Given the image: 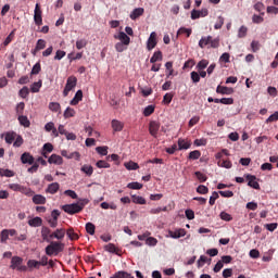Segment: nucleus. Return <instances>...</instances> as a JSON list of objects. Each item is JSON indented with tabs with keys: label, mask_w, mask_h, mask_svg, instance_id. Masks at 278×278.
Wrapping results in <instances>:
<instances>
[{
	"label": "nucleus",
	"mask_w": 278,
	"mask_h": 278,
	"mask_svg": "<svg viewBox=\"0 0 278 278\" xmlns=\"http://www.w3.org/2000/svg\"><path fill=\"white\" fill-rule=\"evenodd\" d=\"M216 92L217 94H233V88L219 85L216 88Z\"/></svg>",
	"instance_id": "2eb2a0df"
},
{
	"label": "nucleus",
	"mask_w": 278,
	"mask_h": 278,
	"mask_svg": "<svg viewBox=\"0 0 278 278\" xmlns=\"http://www.w3.org/2000/svg\"><path fill=\"white\" fill-rule=\"evenodd\" d=\"M149 131L153 138H157V132L160 131V124L156 121H151L149 124Z\"/></svg>",
	"instance_id": "1a4fd4ad"
},
{
	"label": "nucleus",
	"mask_w": 278,
	"mask_h": 278,
	"mask_svg": "<svg viewBox=\"0 0 278 278\" xmlns=\"http://www.w3.org/2000/svg\"><path fill=\"white\" fill-rule=\"evenodd\" d=\"M187 231L184 228H179L175 230V239L177 240L178 238H184L186 236Z\"/></svg>",
	"instance_id": "6e6d98bb"
},
{
	"label": "nucleus",
	"mask_w": 278,
	"mask_h": 278,
	"mask_svg": "<svg viewBox=\"0 0 278 278\" xmlns=\"http://www.w3.org/2000/svg\"><path fill=\"white\" fill-rule=\"evenodd\" d=\"M17 121L22 127H30L31 122H29V118L25 115H18Z\"/></svg>",
	"instance_id": "393cba45"
},
{
	"label": "nucleus",
	"mask_w": 278,
	"mask_h": 278,
	"mask_svg": "<svg viewBox=\"0 0 278 278\" xmlns=\"http://www.w3.org/2000/svg\"><path fill=\"white\" fill-rule=\"evenodd\" d=\"M113 131H123V128L125 127V124L118 119H113L111 122Z\"/></svg>",
	"instance_id": "4be33fe9"
},
{
	"label": "nucleus",
	"mask_w": 278,
	"mask_h": 278,
	"mask_svg": "<svg viewBox=\"0 0 278 278\" xmlns=\"http://www.w3.org/2000/svg\"><path fill=\"white\" fill-rule=\"evenodd\" d=\"M88 45V41L86 39H79L76 41V49L81 50L84 47Z\"/></svg>",
	"instance_id": "bf43d9fd"
},
{
	"label": "nucleus",
	"mask_w": 278,
	"mask_h": 278,
	"mask_svg": "<svg viewBox=\"0 0 278 278\" xmlns=\"http://www.w3.org/2000/svg\"><path fill=\"white\" fill-rule=\"evenodd\" d=\"M218 197H219L218 192L214 191L208 200L210 205H214L216 203V200L218 199Z\"/></svg>",
	"instance_id": "0e129e2a"
},
{
	"label": "nucleus",
	"mask_w": 278,
	"mask_h": 278,
	"mask_svg": "<svg viewBox=\"0 0 278 278\" xmlns=\"http://www.w3.org/2000/svg\"><path fill=\"white\" fill-rule=\"evenodd\" d=\"M217 166H220L222 168H231L232 164L231 161L226 160V159H217Z\"/></svg>",
	"instance_id": "bb28decb"
},
{
	"label": "nucleus",
	"mask_w": 278,
	"mask_h": 278,
	"mask_svg": "<svg viewBox=\"0 0 278 278\" xmlns=\"http://www.w3.org/2000/svg\"><path fill=\"white\" fill-rule=\"evenodd\" d=\"M61 155L63 157H66L67 160H77L79 161V157H81V155L79 154V152H68L66 150H62L61 151Z\"/></svg>",
	"instance_id": "ddd939ff"
},
{
	"label": "nucleus",
	"mask_w": 278,
	"mask_h": 278,
	"mask_svg": "<svg viewBox=\"0 0 278 278\" xmlns=\"http://www.w3.org/2000/svg\"><path fill=\"white\" fill-rule=\"evenodd\" d=\"M192 147V142L188 139H178V151H188Z\"/></svg>",
	"instance_id": "9b49d317"
},
{
	"label": "nucleus",
	"mask_w": 278,
	"mask_h": 278,
	"mask_svg": "<svg viewBox=\"0 0 278 278\" xmlns=\"http://www.w3.org/2000/svg\"><path fill=\"white\" fill-rule=\"evenodd\" d=\"M65 56H66V51L58 50L55 55H54V60H62Z\"/></svg>",
	"instance_id": "69168bd1"
},
{
	"label": "nucleus",
	"mask_w": 278,
	"mask_h": 278,
	"mask_svg": "<svg viewBox=\"0 0 278 278\" xmlns=\"http://www.w3.org/2000/svg\"><path fill=\"white\" fill-rule=\"evenodd\" d=\"M153 112H155V106L152 104L148 105L143 110V116H151V114H153Z\"/></svg>",
	"instance_id": "ea45409f"
},
{
	"label": "nucleus",
	"mask_w": 278,
	"mask_h": 278,
	"mask_svg": "<svg viewBox=\"0 0 278 278\" xmlns=\"http://www.w3.org/2000/svg\"><path fill=\"white\" fill-rule=\"evenodd\" d=\"M170 101H173V93H166L164 97H163V105H169Z\"/></svg>",
	"instance_id": "864d4df0"
},
{
	"label": "nucleus",
	"mask_w": 278,
	"mask_h": 278,
	"mask_svg": "<svg viewBox=\"0 0 278 278\" xmlns=\"http://www.w3.org/2000/svg\"><path fill=\"white\" fill-rule=\"evenodd\" d=\"M4 136V140L7 142V144H12V142H14V140H16V131L12 130V131H7L4 132V135H2L1 137Z\"/></svg>",
	"instance_id": "4468645a"
},
{
	"label": "nucleus",
	"mask_w": 278,
	"mask_h": 278,
	"mask_svg": "<svg viewBox=\"0 0 278 278\" xmlns=\"http://www.w3.org/2000/svg\"><path fill=\"white\" fill-rule=\"evenodd\" d=\"M20 97H22V99H27V97H29V88L23 87L20 90Z\"/></svg>",
	"instance_id": "680f3d73"
},
{
	"label": "nucleus",
	"mask_w": 278,
	"mask_h": 278,
	"mask_svg": "<svg viewBox=\"0 0 278 278\" xmlns=\"http://www.w3.org/2000/svg\"><path fill=\"white\" fill-rule=\"evenodd\" d=\"M41 238L43 242H51L53 240V232L47 226L41 227Z\"/></svg>",
	"instance_id": "0eeeda50"
},
{
	"label": "nucleus",
	"mask_w": 278,
	"mask_h": 278,
	"mask_svg": "<svg viewBox=\"0 0 278 278\" xmlns=\"http://www.w3.org/2000/svg\"><path fill=\"white\" fill-rule=\"evenodd\" d=\"M144 14V9L142 8H137L130 13V18L131 21H136V18H140Z\"/></svg>",
	"instance_id": "5701e85b"
},
{
	"label": "nucleus",
	"mask_w": 278,
	"mask_h": 278,
	"mask_svg": "<svg viewBox=\"0 0 278 278\" xmlns=\"http://www.w3.org/2000/svg\"><path fill=\"white\" fill-rule=\"evenodd\" d=\"M49 164H56V166H61V164L64 163V160L62 159V156L58 155V154H52L49 159H48Z\"/></svg>",
	"instance_id": "dca6fc26"
},
{
	"label": "nucleus",
	"mask_w": 278,
	"mask_h": 278,
	"mask_svg": "<svg viewBox=\"0 0 278 278\" xmlns=\"http://www.w3.org/2000/svg\"><path fill=\"white\" fill-rule=\"evenodd\" d=\"M33 203H35V205H45V203H47V198L42 194H35L33 197Z\"/></svg>",
	"instance_id": "6ab92c4d"
},
{
	"label": "nucleus",
	"mask_w": 278,
	"mask_h": 278,
	"mask_svg": "<svg viewBox=\"0 0 278 278\" xmlns=\"http://www.w3.org/2000/svg\"><path fill=\"white\" fill-rule=\"evenodd\" d=\"M223 25H225V17L218 16L217 22L214 25V29H222Z\"/></svg>",
	"instance_id": "37998d69"
},
{
	"label": "nucleus",
	"mask_w": 278,
	"mask_h": 278,
	"mask_svg": "<svg viewBox=\"0 0 278 278\" xmlns=\"http://www.w3.org/2000/svg\"><path fill=\"white\" fill-rule=\"evenodd\" d=\"M97 167L98 168H110V163L103 161V160H100L96 163Z\"/></svg>",
	"instance_id": "e2e57ef3"
},
{
	"label": "nucleus",
	"mask_w": 278,
	"mask_h": 278,
	"mask_svg": "<svg viewBox=\"0 0 278 278\" xmlns=\"http://www.w3.org/2000/svg\"><path fill=\"white\" fill-rule=\"evenodd\" d=\"M184 34H186L187 38H190V36L192 35V29L186 27L179 28L177 31V36H184Z\"/></svg>",
	"instance_id": "c756f323"
},
{
	"label": "nucleus",
	"mask_w": 278,
	"mask_h": 278,
	"mask_svg": "<svg viewBox=\"0 0 278 278\" xmlns=\"http://www.w3.org/2000/svg\"><path fill=\"white\" fill-rule=\"evenodd\" d=\"M77 86V77L70 76L66 80L65 88L63 90V97H66L71 90L75 89Z\"/></svg>",
	"instance_id": "20e7f679"
},
{
	"label": "nucleus",
	"mask_w": 278,
	"mask_h": 278,
	"mask_svg": "<svg viewBox=\"0 0 278 278\" xmlns=\"http://www.w3.org/2000/svg\"><path fill=\"white\" fill-rule=\"evenodd\" d=\"M80 170L81 173H85L87 177H92V174L94 173V168L92 167V165H88V164L83 165Z\"/></svg>",
	"instance_id": "b1692460"
},
{
	"label": "nucleus",
	"mask_w": 278,
	"mask_h": 278,
	"mask_svg": "<svg viewBox=\"0 0 278 278\" xmlns=\"http://www.w3.org/2000/svg\"><path fill=\"white\" fill-rule=\"evenodd\" d=\"M64 251V243L58 241H51L48 247H46V255L49 257L53 255H60Z\"/></svg>",
	"instance_id": "f03ea898"
},
{
	"label": "nucleus",
	"mask_w": 278,
	"mask_h": 278,
	"mask_svg": "<svg viewBox=\"0 0 278 278\" xmlns=\"http://www.w3.org/2000/svg\"><path fill=\"white\" fill-rule=\"evenodd\" d=\"M66 235L70 240H79V235H77V232H75V229L73 228L67 229Z\"/></svg>",
	"instance_id": "2f4dec72"
},
{
	"label": "nucleus",
	"mask_w": 278,
	"mask_h": 278,
	"mask_svg": "<svg viewBox=\"0 0 278 278\" xmlns=\"http://www.w3.org/2000/svg\"><path fill=\"white\" fill-rule=\"evenodd\" d=\"M84 99V91L78 90L75 97L71 100L70 105H78L79 101Z\"/></svg>",
	"instance_id": "a211bd4d"
},
{
	"label": "nucleus",
	"mask_w": 278,
	"mask_h": 278,
	"mask_svg": "<svg viewBox=\"0 0 278 278\" xmlns=\"http://www.w3.org/2000/svg\"><path fill=\"white\" fill-rule=\"evenodd\" d=\"M47 47V41L45 39L37 40L36 51H42Z\"/></svg>",
	"instance_id": "79ce46f5"
},
{
	"label": "nucleus",
	"mask_w": 278,
	"mask_h": 278,
	"mask_svg": "<svg viewBox=\"0 0 278 278\" xmlns=\"http://www.w3.org/2000/svg\"><path fill=\"white\" fill-rule=\"evenodd\" d=\"M29 227H42V218L41 217H34L28 220Z\"/></svg>",
	"instance_id": "a878e982"
},
{
	"label": "nucleus",
	"mask_w": 278,
	"mask_h": 278,
	"mask_svg": "<svg viewBox=\"0 0 278 278\" xmlns=\"http://www.w3.org/2000/svg\"><path fill=\"white\" fill-rule=\"evenodd\" d=\"M9 188H10V190H13L14 192H23V190H27L25 187H23L18 184H10Z\"/></svg>",
	"instance_id": "72a5a7b5"
},
{
	"label": "nucleus",
	"mask_w": 278,
	"mask_h": 278,
	"mask_svg": "<svg viewBox=\"0 0 278 278\" xmlns=\"http://www.w3.org/2000/svg\"><path fill=\"white\" fill-rule=\"evenodd\" d=\"M96 151L100 155H108V147H97Z\"/></svg>",
	"instance_id": "774afa93"
},
{
	"label": "nucleus",
	"mask_w": 278,
	"mask_h": 278,
	"mask_svg": "<svg viewBox=\"0 0 278 278\" xmlns=\"http://www.w3.org/2000/svg\"><path fill=\"white\" fill-rule=\"evenodd\" d=\"M97 230V227L92 223L86 224V231L89 233V236H94V231Z\"/></svg>",
	"instance_id": "e433bc0d"
},
{
	"label": "nucleus",
	"mask_w": 278,
	"mask_h": 278,
	"mask_svg": "<svg viewBox=\"0 0 278 278\" xmlns=\"http://www.w3.org/2000/svg\"><path fill=\"white\" fill-rule=\"evenodd\" d=\"M278 121V111L271 114L267 119L266 123H276Z\"/></svg>",
	"instance_id": "338daca9"
},
{
	"label": "nucleus",
	"mask_w": 278,
	"mask_h": 278,
	"mask_svg": "<svg viewBox=\"0 0 278 278\" xmlns=\"http://www.w3.org/2000/svg\"><path fill=\"white\" fill-rule=\"evenodd\" d=\"M201 157V151L194 150L189 153L188 160H199Z\"/></svg>",
	"instance_id": "a18cd8bd"
},
{
	"label": "nucleus",
	"mask_w": 278,
	"mask_h": 278,
	"mask_svg": "<svg viewBox=\"0 0 278 278\" xmlns=\"http://www.w3.org/2000/svg\"><path fill=\"white\" fill-rule=\"evenodd\" d=\"M207 64H210V62L207 60H201L198 63L197 68L200 71H203L204 68H207Z\"/></svg>",
	"instance_id": "13d9d810"
},
{
	"label": "nucleus",
	"mask_w": 278,
	"mask_h": 278,
	"mask_svg": "<svg viewBox=\"0 0 278 278\" xmlns=\"http://www.w3.org/2000/svg\"><path fill=\"white\" fill-rule=\"evenodd\" d=\"M10 238V232H8V229H3L0 235V242L2 244H5L8 242V239Z\"/></svg>",
	"instance_id": "f704fd0d"
},
{
	"label": "nucleus",
	"mask_w": 278,
	"mask_h": 278,
	"mask_svg": "<svg viewBox=\"0 0 278 278\" xmlns=\"http://www.w3.org/2000/svg\"><path fill=\"white\" fill-rule=\"evenodd\" d=\"M22 164H34V156L29 152H24L21 156Z\"/></svg>",
	"instance_id": "f3484780"
},
{
	"label": "nucleus",
	"mask_w": 278,
	"mask_h": 278,
	"mask_svg": "<svg viewBox=\"0 0 278 278\" xmlns=\"http://www.w3.org/2000/svg\"><path fill=\"white\" fill-rule=\"evenodd\" d=\"M42 71V67L40 66V62L36 63L31 68V75H38Z\"/></svg>",
	"instance_id": "052dcab7"
},
{
	"label": "nucleus",
	"mask_w": 278,
	"mask_h": 278,
	"mask_svg": "<svg viewBox=\"0 0 278 278\" xmlns=\"http://www.w3.org/2000/svg\"><path fill=\"white\" fill-rule=\"evenodd\" d=\"M58 190H60V184L59 182H52L48 186L46 189V192L48 194H56Z\"/></svg>",
	"instance_id": "aec40b11"
},
{
	"label": "nucleus",
	"mask_w": 278,
	"mask_h": 278,
	"mask_svg": "<svg viewBox=\"0 0 278 278\" xmlns=\"http://www.w3.org/2000/svg\"><path fill=\"white\" fill-rule=\"evenodd\" d=\"M207 264V256L201 255L200 258L198 260V268H203Z\"/></svg>",
	"instance_id": "603ef678"
},
{
	"label": "nucleus",
	"mask_w": 278,
	"mask_h": 278,
	"mask_svg": "<svg viewBox=\"0 0 278 278\" xmlns=\"http://www.w3.org/2000/svg\"><path fill=\"white\" fill-rule=\"evenodd\" d=\"M162 60V51H156L153 53L152 58L150 59L151 64H155V62H161Z\"/></svg>",
	"instance_id": "7c9ffc66"
},
{
	"label": "nucleus",
	"mask_w": 278,
	"mask_h": 278,
	"mask_svg": "<svg viewBox=\"0 0 278 278\" xmlns=\"http://www.w3.org/2000/svg\"><path fill=\"white\" fill-rule=\"evenodd\" d=\"M127 47H129L127 43H123L119 41L115 45V50L117 51V53H123V51H126Z\"/></svg>",
	"instance_id": "4c0bfd02"
},
{
	"label": "nucleus",
	"mask_w": 278,
	"mask_h": 278,
	"mask_svg": "<svg viewBox=\"0 0 278 278\" xmlns=\"http://www.w3.org/2000/svg\"><path fill=\"white\" fill-rule=\"evenodd\" d=\"M127 188H129L130 190H142V184H140V182H129L127 185Z\"/></svg>",
	"instance_id": "de8ad7c7"
},
{
	"label": "nucleus",
	"mask_w": 278,
	"mask_h": 278,
	"mask_svg": "<svg viewBox=\"0 0 278 278\" xmlns=\"http://www.w3.org/2000/svg\"><path fill=\"white\" fill-rule=\"evenodd\" d=\"M219 216L222 220H226L227 223H229L230 220H233V217H231V214L227 212H222Z\"/></svg>",
	"instance_id": "4d7b16f0"
},
{
	"label": "nucleus",
	"mask_w": 278,
	"mask_h": 278,
	"mask_svg": "<svg viewBox=\"0 0 278 278\" xmlns=\"http://www.w3.org/2000/svg\"><path fill=\"white\" fill-rule=\"evenodd\" d=\"M155 47H157V34L152 31L147 42V49L148 51H151L155 49Z\"/></svg>",
	"instance_id": "423d86ee"
},
{
	"label": "nucleus",
	"mask_w": 278,
	"mask_h": 278,
	"mask_svg": "<svg viewBox=\"0 0 278 278\" xmlns=\"http://www.w3.org/2000/svg\"><path fill=\"white\" fill-rule=\"evenodd\" d=\"M248 31L249 28H247V26H241L238 30V38H245Z\"/></svg>",
	"instance_id": "09e8293b"
},
{
	"label": "nucleus",
	"mask_w": 278,
	"mask_h": 278,
	"mask_svg": "<svg viewBox=\"0 0 278 278\" xmlns=\"http://www.w3.org/2000/svg\"><path fill=\"white\" fill-rule=\"evenodd\" d=\"M245 179H248V186H250V188H254V190H260V182H257V177L248 174L245 176Z\"/></svg>",
	"instance_id": "9d476101"
},
{
	"label": "nucleus",
	"mask_w": 278,
	"mask_h": 278,
	"mask_svg": "<svg viewBox=\"0 0 278 278\" xmlns=\"http://www.w3.org/2000/svg\"><path fill=\"white\" fill-rule=\"evenodd\" d=\"M88 200L85 199L80 204L78 203H73V204H65L62 206L63 212L66 214H70L73 216L74 214H79V212L84 211L85 205H87Z\"/></svg>",
	"instance_id": "f257e3e1"
},
{
	"label": "nucleus",
	"mask_w": 278,
	"mask_h": 278,
	"mask_svg": "<svg viewBox=\"0 0 278 278\" xmlns=\"http://www.w3.org/2000/svg\"><path fill=\"white\" fill-rule=\"evenodd\" d=\"M23 142H25V140H23V137L21 135H16L15 141L13 142V147H23Z\"/></svg>",
	"instance_id": "49530a36"
},
{
	"label": "nucleus",
	"mask_w": 278,
	"mask_h": 278,
	"mask_svg": "<svg viewBox=\"0 0 278 278\" xmlns=\"http://www.w3.org/2000/svg\"><path fill=\"white\" fill-rule=\"evenodd\" d=\"M115 40H121L119 42L124 43V45H128L131 42V38H129V36H127V34H125L124 31H119L118 35H114Z\"/></svg>",
	"instance_id": "f8f14e48"
},
{
	"label": "nucleus",
	"mask_w": 278,
	"mask_h": 278,
	"mask_svg": "<svg viewBox=\"0 0 278 278\" xmlns=\"http://www.w3.org/2000/svg\"><path fill=\"white\" fill-rule=\"evenodd\" d=\"M16 29H13L9 36L5 38L3 45L4 47H8V45H10V42H12V40H14V34H15Z\"/></svg>",
	"instance_id": "8fccbe9b"
},
{
	"label": "nucleus",
	"mask_w": 278,
	"mask_h": 278,
	"mask_svg": "<svg viewBox=\"0 0 278 278\" xmlns=\"http://www.w3.org/2000/svg\"><path fill=\"white\" fill-rule=\"evenodd\" d=\"M40 88H42V80H39L37 83H34L30 86V92H40Z\"/></svg>",
	"instance_id": "c9c22d12"
},
{
	"label": "nucleus",
	"mask_w": 278,
	"mask_h": 278,
	"mask_svg": "<svg viewBox=\"0 0 278 278\" xmlns=\"http://www.w3.org/2000/svg\"><path fill=\"white\" fill-rule=\"evenodd\" d=\"M131 199L137 205H147V200L140 195H131Z\"/></svg>",
	"instance_id": "c85d7f7f"
},
{
	"label": "nucleus",
	"mask_w": 278,
	"mask_h": 278,
	"mask_svg": "<svg viewBox=\"0 0 278 278\" xmlns=\"http://www.w3.org/2000/svg\"><path fill=\"white\" fill-rule=\"evenodd\" d=\"M67 58H68V60H71V62H73L74 60H81V58H84V53L78 52V53H76V55H75V53H70L67 55Z\"/></svg>",
	"instance_id": "3c124183"
},
{
	"label": "nucleus",
	"mask_w": 278,
	"mask_h": 278,
	"mask_svg": "<svg viewBox=\"0 0 278 278\" xmlns=\"http://www.w3.org/2000/svg\"><path fill=\"white\" fill-rule=\"evenodd\" d=\"M64 236H66V230L64 228H59L54 232H52V239L64 240Z\"/></svg>",
	"instance_id": "412c9836"
},
{
	"label": "nucleus",
	"mask_w": 278,
	"mask_h": 278,
	"mask_svg": "<svg viewBox=\"0 0 278 278\" xmlns=\"http://www.w3.org/2000/svg\"><path fill=\"white\" fill-rule=\"evenodd\" d=\"M49 110L51 112H60V110H62V106L58 102H50L49 103Z\"/></svg>",
	"instance_id": "58836bf2"
},
{
	"label": "nucleus",
	"mask_w": 278,
	"mask_h": 278,
	"mask_svg": "<svg viewBox=\"0 0 278 278\" xmlns=\"http://www.w3.org/2000/svg\"><path fill=\"white\" fill-rule=\"evenodd\" d=\"M210 14V12L207 11V9H202V10H192L191 11V18L192 21H197V18H205V16H207Z\"/></svg>",
	"instance_id": "6e6552de"
},
{
	"label": "nucleus",
	"mask_w": 278,
	"mask_h": 278,
	"mask_svg": "<svg viewBox=\"0 0 278 278\" xmlns=\"http://www.w3.org/2000/svg\"><path fill=\"white\" fill-rule=\"evenodd\" d=\"M64 118H73V116H75V109H72L71 106H68L64 114H63Z\"/></svg>",
	"instance_id": "a19ab883"
},
{
	"label": "nucleus",
	"mask_w": 278,
	"mask_h": 278,
	"mask_svg": "<svg viewBox=\"0 0 278 278\" xmlns=\"http://www.w3.org/2000/svg\"><path fill=\"white\" fill-rule=\"evenodd\" d=\"M197 192H198V194H207V192H210V189L204 185H200L197 188Z\"/></svg>",
	"instance_id": "5fc2aeb1"
},
{
	"label": "nucleus",
	"mask_w": 278,
	"mask_h": 278,
	"mask_svg": "<svg viewBox=\"0 0 278 278\" xmlns=\"http://www.w3.org/2000/svg\"><path fill=\"white\" fill-rule=\"evenodd\" d=\"M211 41H212V36L202 37L199 41V47L201 49H205V47H207V45H210Z\"/></svg>",
	"instance_id": "cd10ccee"
},
{
	"label": "nucleus",
	"mask_w": 278,
	"mask_h": 278,
	"mask_svg": "<svg viewBox=\"0 0 278 278\" xmlns=\"http://www.w3.org/2000/svg\"><path fill=\"white\" fill-rule=\"evenodd\" d=\"M10 268L12 270H20L21 273L27 271V266L23 265V257L12 256Z\"/></svg>",
	"instance_id": "7ed1b4c3"
},
{
	"label": "nucleus",
	"mask_w": 278,
	"mask_h": 278,
	"mask_svg": "<svg viewBox=\"0 0 278 278\" xmlns=\"http://www.w3.org/2000/svg\"><path fill=\"white\" fill-rule=\"evenodd\" d=\"M34 21H35V25H37L38 27H40V25H42V10L40 9L39 3H37L35 5Z\"/></svg>",
	"instance_id": "39448f33"
},
{
	"label": "nucleus",
	"mask_w": 278,
	"mask_h": 278,
	"mask_svg": "<svg viewBox=\"0 0 278 278\" xmlns=\"http://www.w3.org/2000/svg\"><path fill=\"white\" fill-rule=\"evenodd\" d=\"M125 168H127V170H138L140 166L138 165V163L130 161L128 163H125Z\"/></svg>",
	"instance_id": "473e14b6"
},
{
	"label": "nucleus",
	"mask_w": 278,
	"mask_h": 278,
	"mask_svg": "<svg viewBox=\"0 0 278 278\" xmlns=\"http://www.w3.org/2000/svg\"><path fill=\"white\" fill-rule=\"evenodd\" d=\"M194 175L200 184H204V181H207V176H205V174L201 172H195Z\"/></svg>",
	"instance_id": "c03bdc74"
}]
</instances>
